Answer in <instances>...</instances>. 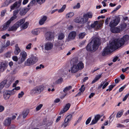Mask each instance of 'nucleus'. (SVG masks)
<instances>
[{
    "instance_id": "f257e3e1",
    "label": "nucleus",
    "mask_w": 129,
    "mask_h": 129,
    "mask_svg": "<svg viewBox=\"0 0 129 129\" xmlns=\"http://www.w3.org/2000/svg\"><path fill=\"white\" fill-rule=\"evenodd\" d=\"M129 40V36L125 35L122 38L115 39L109 45L104 49L102 55L105 56L110 53L112 51L116 50L121 47Z\"/></svg>"
},
{
    "instance_id": "f03ea898",
    "label": "nucleus",
    "mask_w": 129,
    "mask_h": 129,
    "mask_svg": "<svg viewBox=\"0 0 129 129\" xmlns=\"http://www.w3.org/2000/svg\"><path fill=\"white\" fill-rule=\"evenodd\" d=\"M100 39L98 38H93L86 46V49L91 52H94L98 49L100 44Z\"/></svg>"
},
{
    "instance_id": "7ed1b4c3",
    "label": "nucleus",
    "mask_w": 129,
    "mask_h": 129,
    "mask_svg": "<svg viewBox=\"0 0 129 129\" xmlns=\"http://www.w3.org/2000/svg\"><path fill=\"white\" fill-rule=\"evenodd\" d=\"M44 88V86L43 85L37 86L31 90L30 93L32 95L38 94L43 90Z\"/></svg>"
},
{
    "instance_id": "20e7f679",
    "label": "nucleus",
    "mask_w": 129,
    "mask_h": 129,
    "mask_svg": "<svg viewBox=\"0 0 129 129\" xmlns=\"http://www.w3.org/2000/svg\"><path fill=\"white\" fill-rule=\"evenodd\" d=\"M37 57L33 56H31L25 62V65L26 66H30L35 64L38 61Z\"/></svg>"
},
{
    "instance_id": "39448f33",
    "label": "nucleus",
    "mask_w": 129,
    "mask_h": 129,
    "mask_svg": "<svg viewBox=\"0 0 129 129\" xmlns=\"http://www.w3.org/2000/svg\"><path fill=\"white\" fill-rule=\"evenodd\" d=\"M104 21L103 20L99 21H96L94 22L91 24V27L92 28H94L95 29H98L100 28L104 23Z\"/></svg>"
},
{
    "instance_id": "423d86ee",
    "label": "nucleus",
    "mask_w": 129,
    "mask_h": 129,
    "mask_svg": "<svg viewBox=\"0 0 129 129\" xmlns=\"http://www.w3.org/2000/svg\"><path fill=\"white\" fill-rule=\"evenodd\" d=\"M120 21V18L116 17L114 19L111 20L109 23V26L110 27H114L119 23Z\"/></svg>"
},
{
    "instance_id": "0eeeda50",
    "label": "nucleus",
    "mask_w": 129,
    "mask_h": 129,
    "mask_svg": "<svg viewBox=\"0 0 129 129\" xmlns=\"http://www.w3.org/2000/svg\"><path fill=\"white\" fill-rule=\"evenodd\" d=\"M76 35V33L75 31H73L71 32L68 35L67 41H69L74 39Z\"/></svg>"
},
{
    "instance_id": "6e6552de",
    "label": "nucleus",
    "mask_w": 129,
    "mask_h": 129,
    "mask_svg": "<svg viewBox=\"0 0 129 129\" xmlns=\"http://www.w3.org/2000/svg\"><path fill=\"white\" fill-rule=\"evenodd\" d=\"M21 1L19 0L18 1L16 2L12 5L10 7L11 10H14L15 8H18L21 5Z\"/></svg>"
},
{
    "instance_id": "1a4fd4ad",
    "label": "nucleus",
    "mask_w": 129,
    "mask_h": 129,
    "mask_svg": "<svg viewBox=\"0 0 129 129\" xmlns=\"http://www.w3.org/2000/svg\"><path fill=\"white\" fill-rule=\"evenodd\" d=\"M45 37L47 40L50 41L52 40L54 37V35L51 32H48L45 34Z\"/></svg>"
},
{
    "instance_id": "9d476101",
    "label": "nucleus",
    "mask_w": 129,
    "mask_h": 129,
    "mask_svg": "<svg viewBox=\"0 0 129 129\" xmlns=\"http://www.w3.org/2000/svg\"><path fill=\"white\" fill-rule=\"evenodd\" d=\"M20 55L21 57V59L20 61L18 62L19 64L22 63L23 61L25 60L27 55L26 52L24 51L21 52L20 53Z\"/></svg>"
},
{
    "instance_id": "9b49d317",
    "label": "nucleus",
    "mask_w": 129,
    "mask_h": 129,
    "mask_svg": "<svg viewBox=\"0 0 129 129\" xmlns=\"http://www.w3.org/2000/svg\"><path fill=\"white\" fill-rule=\"evenodd\" d=\"M53 44L49 42H46L45 45V49L47 50H49L53 48Z\"/></svg>"
},
{
    "instance_id": "f8f14e48",
    "label": "nucleus",
    "mask_w": 129,
    "mask_h": 129,
    "mask_svg": "<svg viewBox=\"0 0 129 129\" xmlns=\"http://www.w3.org/2000/svg\"><path fill=\"white\" fill-rule=\"evenodd\" d=\"M79 70L77 64H74L71 68V71L72 73H75Z\"/></svg>"
},
{
    "instance_id": "ddd939ff",
    "label": "nucleus",
    "mask_w": 129,
    "mask_h": 129,
    "mask_svg": "<svg viewBox=\"0 0 129 129\" xmlns=\"http://www.w3.org/2000/svg\"><path fill=\"white\" fill-rule=\"evenodd\" d=\"M93 14L91 12H87L86 14L83 15L84 17L86 22H87L89 18H91L92 17Z\"/></svg>"
},
{
    "instance_id": "4468645a",
    "label": "nucleus",
    "mask_w": 129,
    "mask_h": 129,
    "mask_svg": "<svg viewBox=\"0 0 129 129\" xmlns=\"http://www.w3.org/2000/svg\"><path fill=\"white\" fill-rule=\"evenodd\" d=\"M75 21L76 23H84L86 22L84 18L80 17H78L76 18L75 19Z\"/></svg>"
},
{
    "instance_id": "2eb2a0df",
    "label": "nucleus",
    "mask_w": 129,
    "mask_h": 129,
    "mask_svg": "<svg viewBox=\"0 0 129 129\" xmlns=\"http://www.w3.org/2000/svg\"><path fill=\"white\" fill-rule=\"evenodd\" d=\"M12 21L10 19L6 22L4 24L3 28L1 29V30H3L7 28Z\"/></svg>"
},
{
    "instance_id": "dca6fc26",
    "label": "nucleus",
    "mask_w": 129,
    "mask_h": 129,
    "mask_svg": "<svg viewBox=\"0 0 129 129\" xmlns=\"http://www.w3.org/2000/svg\"><path fill=\"white\" fill-rule=\"evenodd\" d=\"M29 10V8H23L20 11L19 14L21 16L24 15L26 14Z\"/></svg>"
},
{
    "instance_id": "f3484780",
    "label": "nucleus",
    "mask_w": 129,
    "mask_h": 129,
    "mask_svg": "<svg viewBox=\"0 0 129 129\" xmlns=\"http://www.w3.org/2000/svg\"><path fill=\"white\" fill-rule=\"evenodd\" d=\"M19 27V26L17 24V23H16L12 27H9L8 30L9 31H15Z\"/></svg>"
},
{
    "instance_id": "a211bd4d",
    "label": "nucleus",
    "mask_w": 129,
    "mask_h": 129,
    "mask_svg": "<svg viewBox=\"0 0 129 129\" xmlns=\"http://www.w3.org/2000/svg\"><path fill=\"white\" fill-rule=\"evenodd\" d=\"M10 93L8 91H6L4 92L3 97L4 99L6 100L10 98Z\"/></svg>"
},
{
    "instance_id": "6ab92c4d",
    "label": "nucleus",
    "mask_w": 129,
    "mask_h": 129,
    "mask_svg": "<svg viewBox=\"0 0 129 129\" xmlns=\"http://www.w3.org/2000/svg\"><path fill=\"white\" fill-rule=\"evenodd\" d=\"M19 11V10L18 9L14 10L13 11V16L10 19L12 21L15 19L17 18L16 15L18 13Z\"/></svg>"
},
{
    "instance_id": "aec40b11",
    "label": "nucleus",
    "mask_w": 129,
    "mask_h": 129,
    "mask_svg": "<svg viewBox=\"0 0 129 129\" xmlns=\"http://www.w3.org/2000/svg\"><path fill=\"white\" fill-rule=\"evenodd\" d=\"M11 123V118H8V119L5 120L4 122V125L6 126H9Z\"/></svg>"
},
{
    "instance_id": "412c9836",
    "label": "nucleus",
    "mask_w": 129,
    "mask_h": 129,
    "mask_svg": "<svg viewBox=\"0 0 129 129\" xmlns=\"http://www.w3.org/2000/svg\"><path fill=\"white\" fill-rule=\"evenodd\" d=\"M111 31L113 33H117L120 31V29L117 27H112L110 28Z\"/></svg>"
},
{
    "instance_id": "4be33fe9",
    "label": "nucleus",
    "mask_w": 129,
    "mask_h": 129,
    "mask_svg": "<svg viewBox=\"0 0 129 129\" xmlns=\"http://www.w3.org/2000/svg\"><path fill=\"white\" fill-rule=\"evenodd\" d=\"M7 64L5 62H2L0 64V69H2L3 70L5 69L7 67Z\"/></svg>"
},
{
    "instance_id": "5701e85b",
    "label": "nucleus",
    "mask_w": 129,
    "mask_h": 129,
    "mask_svg": "<svg viewBox=\"0 0 129 129\" xmlns=\"http://www.w3.org/2000/svg\"><path fill=\"white\" fill-rule=\"evenodd\" d=\"M7 80H5L1 82L0 83V93H1V90L3 89L4 86L7 83Z\"/></svg>"
},
{
    "instance_id": "b1692460",
    "label": "nucleus",
    "mask_w": 129,
    "mask_h": 129,
    "mask_svg": "<svg viewBox=\"0 0 129 129\" xmlns=\"http://www.w3.org/2000/svg\"><path fill=\"white\" fill-rule=\"evenodd\" d=\"M20 50L18 47V45L17 44L15 46V49L14 51V53L15 55H18L20 52Z\"/></svg>"
},
{
    "instance_id": "393cba45",
    "label": "nucleus",
    "mask_w": 129,
    "mask_h": 129,
    "mask_svg": "<svg viewBox=\"0 0 129 129\" xmlns=\"http://www.w3.org/2000/svg\"><path fill=\"white\" fill-rule=\"evenodd\" d=\"M126 24L125 23H123L121 24L120 26H119L120 31H121L123 30L126 27Z\"/></svg>"
},
{
    "instance_id": "a878e982",
    "label": "nucleus",
    "mask_w": 129,
    "mask_h": 129,
    "mask_svg": "<svg viewBox=\"0 0 129 129\" xmlns=\"http://www.w3.org/2000/svg\"><path fill=\"white\" fill-rule=\"evenodd\" d=\"M47 19V17L46 16H44L39 21V23L41 25L43 24Z\"/></svg>"
},
{
    "instance_id": "bb28decb",
    "label": "nucleus",
    "mask_w": 129,
    "mask_h": 129,
    "mask_svg": "<svg viewBox=\"0 0 129 129\" xmlns=\"http://www.w3.org/2000/svg\"><path fill=\"white\" fill-rule=\"evenodd\" d=\"M102 77V74L97 76L92 81V83L93 84L99 80Z\"/></svg>"
},
{
    "instance_id": "cd10ccee",
    "label": "nucleus",
    "mask_w": 129,
    "mask_h": 129,
    "mask_svg": "<svg viewBox=\"0 0 129 129\" xmlns=\"http://www.w3.org/2000/svg\"><path fill=\"white\" fill-rule=\"evenodd\" d=\"M64 36H65L63 33H59L58 36V39L59 40H62L64 38Z\"/></svg>"
},
{
    "instance_id": "c85d7f7f",
    "label": "nucleus",
    "mask_w": 129,
    "mask_h": 129,
    "mask_svg": "<svg viewBox=\"0 0 129 129\" xmlns=\"http://www.w3.org/2000/svg\"><path fill=\"white\" fill-rule=\"evenodd\" d=\"M79 70L82 69L84 68V64L81 61H80L77 65Z\"/></svg>"
},
{
    "instance_id": "c756f323",
    "label": "nucleus",
    "mask_w": 129,
    "mask_h": 129,
    "mask_svg": "<svg viewBox=\"0 0 129 129\" xmlns=\"http://www.w3.org/2000/svg\"><path fill=\"white\" fill-rule=\"evenodd\" d=\"M69 122L65 119L64 122L62 123L61 125V127H63V128L66 127L69 125Z\"/></svg>"
},
{
    "instance_id": "7c9ffc66",
    "label": "nucleus",
    "mask_w": 129,
    "mask_h": 129,
    "mask_svg": "<svg viewBox=\"0 0 129 129\" xmlns=\"http://www.w3.org/2000/svg\"><path fill=\"white\" fill-rule=\"evenodd\" d=\"M72 115V114H69L66 117L65 120L69 122L71 120Z\"/></svg>"
},
{
    "instance_id": "2f4dec72",
    "label": "nucleus",
    "mask_w": 129,
    "mask_h": 129,
    "mask_svg": "<svg viewBox=\"0 0 129 129\" xmlns=\"http://www.w3.org/2000/svg\"><path fill=\"white\" fill-rule=\"evenodd\" d=\"M10 44V41L9 40H8L7 41L6 44L4 45H2V48H5L9 46Z\"/></svg>"
},
{
    "instance_id": "473e14b6",
    "label": "nucleus",
    "mask_w": 129,
    "mask_h": 129,
    "mask_svg": "<svg viewBox=\"0 0 129 129\" xmlns=\"http://www.w3.org/2000/svg\"><path fill=\"white\" fill-rule=\"evenodd\" d=\"M63 81V79L62 78H60L55 82V83L57 84H60Z\"/></svg>"
},
{
    "instance_id": "72a5a7b5",
    "label": "nucleus",
    "mask_w": 129,
    "mask_h": 129,
    "mask_svg": "<svg viewBox=\"0 0 129 129\" xmlns=\"http://www.w3.org/2000/svg\"><path fill=\"white\" fill-rule=\"evenodd\" d=\"M25 21V19H23L19 21L16 23H17V24L18 25V26H19L21 25H22L23 24V23Z\"/></svg>"
},
{
    "instance_id": "f704fd0d",
    "label": "nucleus",
    "mask_w": 129,
    "mask_h": 129,
    "mask_svg": "<svg viewBox=\"0 0 129 129\" xmlns=\"http://www.w3.org/2000/svg\"><path fill=\"white\" fill-rule=\"evenodd\" d=\"M74 15V13L71 12L69 13L66 14V17L67 18H68L70 17H72Z\"/></svg>"
},
{
    "instance_id": "c9c22d12",
    "label": "nucleus",
    "mask_w": 129,
    "mask_h": 129,
    "mask_svg": "<svg viewBox=\"0 0 129 129\" xmlns=\"http://www.w3.org/2000/svg\"><path fill=\"white\" fill-rule=\"evenodd\" d=\"M78 61V58H74L71 60V63L72 62L74 65L75 64L77 63Z\"/></svg>"
},
{
    "instance_id": "e433bc0d",
    "label": "nucleus",
    "mask_w": 129,
    "mask_h": 129,
    "mask_svg": "<svg viewBox=\"0 0 129 129\" xmlns=\"http://www.w3.org/2000/svg\"><path fill=\"white\" fill-rule=\"evenodd\" d=\"M72 87L71 86H69L65 87L63 90V92L64 93H66L69 90L72 88Z\"/></svg>"
},
{
    "instance_id": "4c0bfd02",
    "label": "nucleus",
    "mask_w": 129,
    "mask_h": 129,
    "mask_svg": "<svg viewBox=\"0 0 129 129\" xmlns=\"http://www.w3.org/2000/svg\"><path fill=\"white\" fill-rule=\"evenodd\" d=\"M29 113L28 111L27 110H24L23 113V118L26 117Z\"/></svg>"
},
{
    "instance_id": "58836bf2",
    "label": "nucleus",
    "mask_w": 129,
    "mask_h": 129,
    "mask_svg": "<svg viewBox=\"0 0 129 129\" xmlns=\"http://www.w3.org/2000/svg\"><path fill=\"white\" fill-rule=\"evenodd\" d=\"M28 23L27 22H26L25 23L21 25V26L23 29H25L28 27Z\"/></svg>"
},
{
    "instance_id": "ea45409f",
    "label": "nucleus",
    "mask_w": 129,
    "mask_h": 129,
    "mask_svg": "<svg viewBox=\"0 0 129 129\" xmlns=\"http://www.w3.org/2000/svg\"><path fill=\"white\" fill-rule=\"evenodd\" d=\"M32 33L34 35H37L38 34V31L37 29H35L32 31Z\"/></svg>"
},
{
    "instance_id": "a19ab883",
    "label": "nucleus",
    "mask_w": 129,
    "mask_h": 129,
    "mask_svg": "<svg viewBox=\"0 0 129 129\" xmlns=\"http://www.w3.org/2000/svg\"><path fill=\"white\" fill-rule=\"evenodd\" d=\"M70 106L71 104L69 103H68L66 105L65 107L63 108L66 111H67L69 109Z\"/></svg>"
},
{
    "instance_id": "79ce46f5",
    "label": "nucleus",
    "mask_w": 129,
    "mask_h": 129,
    "mask_svg": "<svg viewBox=\"0 0 129 129\" xmlns=\"http://www.w3.org/2000/svg\"><path fill=\"white\" fill-rule=\"evenodd\" d=\"M86 35V33H82L80 34L79 35L80 38L82 39Z\"/></svg>"
},
{
    "instance_id": "37998d69",
    "label": "nucleus",
    "mask_w": 129,
    "mask_h": 129,
    "mask_svg": "<svg viewBox=\"0 0 129 129\" xmlns=\"http://www.w3.org/2000/svg\"><path fill=\"white\" fill-rule=\"evenodd\" d=\"M66 6L65 5H63L62 7L59 10H58V12L59 13H61L65 9Z\"/></svg>"
},
{
    "instance_id": "c03bdc74",
    "label": "nucleus",
    "mask_w": 129,
    "mask_h": 129,
    "mask_svg": "<svg viewBox=\"0 0 129 129\" xmlns=\"http://www.w3.org/2000/svg\"><path fill=\"white\" fill-rule=\"evenodd\" d=\"M53 123V121L51 120H49L47 121L46 126H50Z\"/></svg>"
},
{
    "instance_id": "a18cd8bd",
    "label": "nucleus",
    "mask_w": 129,
    "mask_h": 129,
    "mask_svg": "<svg viewBox=\"0 0 129 129\" xmlns=\"http://www.w3.org/2000/svg\"><path fill=\"white\" fill-rule=\"evenodd\" d=\"M47 118H44L43 121L42 123V125H45L47 124Z\"/></svg>"
},
{
    "instance_id": "49530a36",
    "label": "nucleus",
    "mask_w": 129,
    "mask_h": 129,
    "mask_svg": "<svg viewBox=\"0 0 129 129\" xmlns=\"http://www.w3.org/2000/svg\"><path fill=\"white\" fill-rule=\"evenodd\" d=\"M85 89V87H84V85H82L81 88L79 89V90L82 92H83Z\"/></svg>"
},
{
    "instance_id": "de8ad7c7",
    "label": "nucleus",
    "mask_w": 129,
    "mask_h": 129,
    "mask_svg": "<svg viewBox=\"0 0 129 129\" xmlns=\"http://www.w3.org/2000/svg\"><path fill=\"white\" fill-rule=\"evenodd\" d=\"M101 116L100 115L98 114L95 116L94 118L98 121L100 119Z\"/></svg>"
},
{
    "instance_id": "09e8293b",
    "label": "nucleus",
    "mask_w": 129,
    "mask_h": 129,
    "mask_svg": "<svg viewBox=\"0 0 129 129\" xmlns=\"http://www.w3.org/2000/svg\"><path fill=\"white\" fill-rule=\"evenodd\" d=\"M11 53L8 52L6 53L5 54V56L7 58L10 57L11 56Z\"/></svg>"
},
{
    "instance_id": "8fccbe9b",
    "label": "nucleus",
    "mask_w": 129,
    "mask_h": 129,
    "mask_svg": "<svg viewBox=\"0 0 129 129\" xmlns=\"http://www.w3.org/2000/svg\"><path fill=\"white\" fill-rule=\"evenodd\" d=\"M123 114L122 112H119L117 114L116 117H120Z\"/></svg>"
},
{
    "instance_id": "3c124183",
    "label": "nucleus",
    "mask_w": 129,
    "mask_h": 129,
    "mask_svg": "<svg viewBox=\"0 0 129 129\" xmlns=\"http://www.w3.org/2000/svg\"><path fill=\"white\" fill-rule=\"evenodd\" d=\"M98 121H97L94 118V119L92 120L91 123L90 124V125H92L96 123Z\"/></svg>"
},
{
    "instance_id": "603ef678",
    "label": "nucleus",
    "mask_w": 129,
    "mask_h": 129,
    "mask_svg": "<svg viewBox=\"0 0 129 129\" xmlns=\"http://www.w3.org/2000/svg\"><path fill=\"white\" fill-rule=\"evenodd\" d=\"M111 17L107 18L105 22V23L106 25H107L108 24V23L110 21V20L111 19Z\"/></svg>"
},
{
    "instance_id": "864d4df0",
    "label": "nucleus",
    "mask_w": 129,
    "mask_h": 129,
    "mask_svg": "<svg viewBox=\"0 0 129 129\" xmlns=\"http://www.w3.org/2000/svg\"><path fill=\"white\" fill-rule=\"evenodd\" d=\"M43 106L42 104H40L36 108V109L37 111H38Z\"/></svg>"
},
{
    "instance_id": "5fc2aeb1",
    "label": "nucleus",
    "mask_w": 129,
    "mask_h": 129,
    "mask_svg": "<svg viewBox=\"0 0 129 129\" xmlns=\"http://www.w3.org/2000/svg\"><path fill=\"white\" fill-rule=\"evenodd\" d=\"M80 4L79 3H78L77 4V5H75L73 7L74 9H78L80 8Z\"/></svg>"
},
{
    "instance_id": "6e6d98bb",
    "label": "nucleus",
    "mask_w": 129,
    "mask_h": 129,
    "mask_svg": "<svg viewBox=\"0 0 129 129\" xmlns=\"http://www.w3.org/2000/svg\"><path fill=\"white\" fill-rule=\"evenodd\" d=\"M106 82V81H105L102 82H101V84L98 87V89H100L101 88V87L103 86V84L105 83Z\"/></svg>"
},
{
    "instance_id": "4d7b16f0",
    "label": "nucleus",
    "mask_w": 129,
    "mask_h": 129,
    "mask_svg": "<svg viewBox=\"0 0 129 129\" xmlns=\"http://www.w3.org/2000/svg\"><path fill=\"white\" fill-rule=\"evenodd\" d=\"M31 45L32 44L31 43H29L26 46V48L27 49H30L31 48Z\"/></svg>"
},
{
    "instance_id": "13d9d810",
    "label": "nucleus",
    "mask_w": 129,
    "mask_h": 129,
    "mask_svg": "<svg viewBox=\"0 0 129 129\" xmlns=\"http://www.w3.org/2000/svg\"><path fill=\"white\" fill-rule=\"evenodd\" d=\"M45 0H37V2L39 4H42L44 3Z\"/></svg>"
},
{
    "instance_id": "bf43d9fd",
    "label": "nucleus",
    "mask_w": 129,
    "mask_h": 129,
    "mask_svg": "<svg viewBox=\"0 0 129 129\" xmlns=\"http://www.w3.org/2000/svg\"><path fill=\"white\" fill-rule=\"evenodd\" d=\"M41 67L42 68H44V66L42 64H41L39 66H37L36 67V70H38L39 69H40L41 68Z\"/></svg>"
},
{
    "instance_id": "052dcab7",
    "label": "nucleus",
    "mask_w": 129,
    "mask_h": 129,
    "mask_svg": "<svg viewBox=\"0 0 129 129\" xmlns=\"http://www.w3.org/2000/svg\"><path fill=\"white\" fill-rule=\"evenodd\" d=\"M15 89H13L12 90H8L9 92H10V95L14 94L15 92V91H14Z\"/></svg>"
},
{
    "instance_id": "680f3d73",
    "label": "nucleus",
    "mask_w": 129,
    "mask_h": 129,
    "mask_svg": "<svg viewBox=\"0 0 129 129\" xmlns=\"http://www.w3.org/2000/svg\"><path fill=\"white\" fill-rule=\"evenodd\" d=\"M117 127H124L125 126L121 124L118 123L117 124Z\"/></svg>"
},
{
    "instance_id": "e2e57ef3",
    "label": "nucleus",
    "mask_w": 129,
    "mask_h": 129,
    "mask_svg": "<svg viewBox=\"0 0 129 129\" xmlns=\"http://www.w3.org/2000/svg\"><path fill=\"white\" fill-rule=\"evenodd\" d=\"M91 120V118L90 117L87 120L86 122V125L88 124L90 122Z\"/></svg>"
},
{
    "instance_id": "0e129e2a",
    "label": "nucleus",
    "mask_w": 129,
    "mask_h": 129,
    "mask_svg": "<svg viewBox=\"0 0 129 129\" xmlns=\"http://www.w3.org/2000/svg\"><path fill=\"white\" fill-rule=\"evenodd\" d=\"M11 83V82L10 81H9V82H8L7 83H6V84L5 86L6 88H8L10 86Z\"/></svg>"
},
{
    "instance_id": "69168bd1",
    "label": "nucleus",
    "mask_w": 129,
    "mask_h": 129,
    "mask_svg": "<svg viewBox=\"0 0 129 129\" xmlns=\"http://www.w3.org/2000/svg\"><path fill=\"white\" fill-rule=\"evenodd\" d=\"M24 93L23 91H21L20 93H19L18 94V98H20L21 97H22L23 95H24Z\"/></svg>"
},
{
    "instance_id": "338daca9",
    "label": "nucleus",
    "mask_w": 129,
    "mask_h": 129,
    "mask_svg": "<svg viewBox=\"0 0 129 129\" xmlns=\"http://www.w3.org/2000/svg\"><path fill=\"white\" fill-rule=\"evenodd\" d=\"M129 95V94L128 93L127 94H126L124 96V98L123 99V101H125L126 99H127V98L128 97V96Z\"/></svg>"
},
{
    "instance_id": "774afa93",
    "label": "nucleus",
    "mask_w": 129,
    "mask_h": 129,
    "mask_svg": "<svg viewBox=\"0 0 129 129\" xmlns=\"http://www.w3.org/2000/svg\"><path fill=\"white\" fill-rule=\"evenodd\" d=\"M115 85H110L109 87V91H111L112 90V89L114 87V86H115Z\"/></svg>"
}]
</instances>
